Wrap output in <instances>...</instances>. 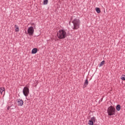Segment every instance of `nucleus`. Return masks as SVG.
<instances>
[{
	"label": "nucleus",
	"mask_w": 125,
	"mask_h": 125,
	"mask_svg": "<svg viewBox=\"0 0 125 125\" xmlns=\"http://www.w3.org/2000/svg\"><path fill=\"white\" fill-rule=\"evenodd\" d=\"M69 25L71 24V21H70L69 22Z\"/></svg>",
	"instance_id": "obj_19"
},
{
	"label": "nucleus",
	"mask_w": 125,
	"mask_h": 125,
	"mask_svg": "<svg viewBox=\"0 0 125 125\" xmlns=\"http://www.w3.org/2000/svg\"><path fill=\"white\" fill-rule=\"evenodd\" d=\"M48 3V0H43V4L44 5H46Z\"/></svg>",
	"instance_id": "obj_15"
},
{
	"label": "nucleus",
	"mask_w": 125,
	"mask_h": 125,
	"mask_svg": "<svg viewBox=\"0 0 125 125\" xmlns=\"http://www.w3.org/2000/svg\"><path fill=\"white\" fill-rule=\"evenodd\" d=\"M117 111H120L121 110V105L117 104L116 107Z\"/></svg>",
	"instance_id": "obj_11"
},
{
	"label": "nucleus",
	"mask_w": 125,
	"mask_h": 125,
	"mask_svg": "<svg viewBox=\"0 0 125 125\" xmlns=\"http://www.w3.org/2000/svg\"><path fill=\"white\" fill-rule=\"evenodd\" d=\"M88 85V80L87 79H86L83 85V88H85V87H86V86H87Z\"/></svg>",
	"instance_id": "obj_7"
},
{
	"label": "nucleus",
	"mask_w": 125,
	"mask_h": 125,
	"mask_svg": "<svg viewBox=\"0 0 125 125\" xmlns=\"http://www.w3.org/2000/svg\"><path fill=\"white\" fill-rule=\"evenodd\" d=\"M95 10L98 13H100V12H101V10L100 9V8L96 7L95 8Z\"/></svg>",
	"instance_id": "obj_10"
},
{
	"label": "nucleus",
	"mask_w": 125,
	"mask_h": 125,
	"mask_svg": "<svg viewBox=\"0 0 125 125\" xmlns=\"http://www.w3.org/2000/svg\"><path fill=\"white\" fill-rule=\"evenodd\" d=\"M71 23L73 24L72 26L73 30H78L81 25V21L79 19L75 18L73 20V17L71 18Z\"/></svg>",
	"instance_id": "obj_1"
},
{
	"label": "nucleus",
	"mask_w": 125,
	"mask_h": 125,
	"mask_svg": "<svg viewBox=\"0 0 125 125\" xmlns=\"http://www.w3.org/2000/svg\"><path fill=\"white\" fill-rule=\"evenodd\" d=\"M107 112L108 116H113V115H115L116 108H115L114 106L111 105L108 108Z\"/></svg>",
	"instance_id": "obj_3"
},
{
	"label": "nucleus",
	"mask_w": 125,
	"mask_h": 125,
	"mask_svg": "<svg viewBox=\"0 0 125 125\" xmlns=\"http://www.w3.org/2000/svg\"><path fill=\"white\" fill-rule=\"evenodd\" d=\"M34 27L33 26H31L28 28L27 30V33L29 34V36H33L34 35Z\"/></svg>",
	"instance_id": "obj_5"
},
{
	"label": "nucleus",
	"mask_w": 125,
	"mask_h": 125,
	"mask_svg": "<svg viewBox=\"0 0 125 125\" xmlns=\"http://www.w3.org/2000/svg\"><path fill=\"white\" fill-rule=\"evenodd\" d=\"M22 93L25 97H27L29 96V93H30L29 88L27 86L24 87L22 90Z\"/></svg>",
	"instance_id": "obj_4"
},
{
	"label": "nucleus",
	"mask_w": 125,
	"mask_h": 125,
	"mask_svg": "<svg viewBox=\"0 0 125 125\" xmlns=\"http://www.w3.org/2000/svg\"><path fill=\"white\" fill-rule=\"evenodd\" d=\"M121 79L122 81H125V75H122Z\"/></svg>",
	"instance_id": "obj_16"
},
{
	"label": "nucleus",
	"mask_w": 125,
	"mask_h": 125,
	"mask_svg": "<svg viewBox=\"0 0 125 125\" xmlns=\"http://www.w3.org/2000/svg\"><path fill=\"white\" fill-rule=\"evenodd\" d=\"M9 109H10V106H8V107L7 108V110H9Z\"/></svg>",
	"instance_id": "obj_18"
},
{
	"label": "nucleus",
	"mask_w": 125,
	"mask_h": 125,
	"mask_svg": "<svg viewBox=\"0 0 125 125\" xmlns=\"http://www.w3.org/2000/svg\"><path fill=\"white\" fill-rule=\"evenodd\" d=\"M91 121H92V122H94V123H95V117H93L91 118Z\"/></svg>",
	"instance_id": "obj_17"
},
{
	"label": "nucleus",
	"mask_w": 125,
	"mask_h": 125,
	"mask_svg": "<svg viewBox=\"0 0 125 125\" xmlns=\"http://www.w3.org/2000/svg\"><path fill=\"white\" fill-rule=\"evenodd\" d=\"M12 106H13V104H12L10 107H12Z\"/></svg>",
	"instance_id": "obj_20"
},
{
	"label": "nucleus",
	"mask_w": 125,
	"mask_h": 125,
	"mask_svg": "<svg viewBox=\"0 0 125 125\" xmlns=\"http://www.w3.org/2000/svg\"><path fill=\"white\" fill-rule=\"evenodd\" d=\"M37 52H38V48H33L31 51L32 54H36Z\"/></svg>",
	"instance_id": "obj_8"
},
{
	"label": "nucleus",
	"mask_w": 125,
	"mask_h": 125,
	"mask_svg": "<svg viewBox=\"0 0 125 125\" xmlns=\"http://www.w3.org/2000/svg\"><path fill=\"white\" fill-rule=\"evenodd\" d=\"M15 28H16L15 29V31L16 32H19V27H18V25L16 24L15 25Z\"/></svg>",
	"instance_id": "obj_12"
},
{
	"label": "nucleus",
	"mask_w": 125,
	"mask_h": 125,
	"mask_svg": "<svg viewBox=\"0 0 125 125\" xmlns=\"http://www.w3.org/2000/svg\"><path fill=\"white\" fill-rule=\"evenodd\" d=\"M57 36L59 40H64L67 37V33L65 30L61 29L57 32Z\"/></svg>",
	"instance_id": "obj_2"
},
{
	"label": "nucleus",
	"mask_w": 125,
	"mask_h": 125,
	"mask_svg": "<svg viewBox=\"0 0 125 125\" xmlns=\"http://www.w3.org/2000/svg\"><path fill=\"white\" fill-rule=\"evenodd\" d=\"M104 64H105V61H103L99 65V67H102Z\"/></svg>",
	"instance_id": "obj_13"
},
{
	"label": "nucleus",
	"mask_w": 125,
	"mask_h": 125,
	"mask_svg": "<svg viewBox=\"0 0 125 125\" xmlns=\"http://www.w3.org/2000/svg\"><path fill=\"white\" fill-rule=\"evenodd\" d=\"M94 122L92 121V120H89V123H88V125H93V124H94Z\"/></svg>",
	"instance_id": "obj_14"
},
{
	"label": "nucleus",
	"mask_w": 125,
	"mask_h": 125,
	"mask_svg": "<svg viewBox=\"0 0 125 125\" xmlns=\"http://www.w3.org/2000/svg\"><path fill=\"white\" fill-rule=\"evenodd\" d=\"M17 102L18 103L19 106H23V104H24V102H23V100L21 99H17Z\"/></svg>",
	"instance_id": "obj_6"
},
{
	"label": "nucleus",
	"mask_w": 125,
	"mask_h": 125,
	"mask_svg": "<svg viewBox=\"0 0 125 125\" xmlns=\"http://www.w3.org/2000/svg\"><path fill=\"white\" fill-rule=\"evenodd\" d=\"M3 91L5 92V88H4V87H1L0 88V92L1 94H2V92H3Z\"/></svg>",
	"instance_id": "obj_9"
}]
</instances>
